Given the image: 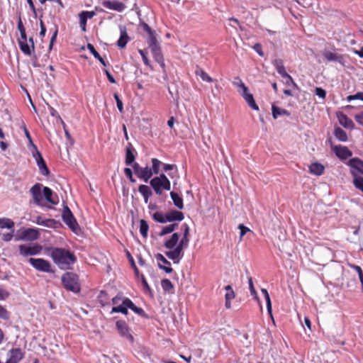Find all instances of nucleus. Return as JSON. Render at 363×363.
<instances>
[{
	"label": "nucleus",
	"instance_id": "26",
	"mask_svg": "<svg viewBox=\"0 0 363 363\" xmlns=\"http://www.w3.org/2000/svg\"><path fill=\"white\" fill-rule=\"evenodd\" d=\"M273 65L276 68L277 72L284 78V77L288 76V73L286 72L285 67L284 66V62L281 59H275L273 62Z\"/></svg>",
	"mask_w": 363,
	"mask_h": 363
},
{
	"label": "nucleus",
	"instance_id": "62",
	"mask_svg": "<svg viewBox=\"0 0 363 363\" xmlns=\"http://www.w3.org/2000/svg\"><path fill=\"white\" fill-rule=\"evenodd\" d=\"M13 229L11 233H4L1 237V240L4 242H9L13 237Z\"/></svg>",
	"mask_w": 363,
	"mask_h": 363
},
{
	"label": "nucleus",
	"instance_id": "34",
	"mask_svg": "<svg viewBox=\"0 0 363 363\" xmlns=\"http://www.w3.org/2000/svg\"><path fill=\"white\" fill-rule=\"evenodd\" d=\"M334 135L335 138L342 142H345L347 140V135L346 132L342 129L341 128H336L334 131Z\"/></svg>",
	"mask_w": 363,
	"mask_h": 363
},
{
	"label": "nucleus",
	"instance_id": "51",
	"mask_svg": "<svg viewBox=\"0 0 363 363\" xmlns=\"http://www.w3.org/2000/svg\"><path fill=\"white\" fill-rule=\"evenodd\" d=\"M113 97L116 101V105L118 111L121 113L123 112V104L122 100L119 98V96L117 93H114Z\"/></svg>",
	"mask_w": 363,
	"mask_h": 363
},
{
	"label": "nucleus",
	"instance_id": "53",
	"mask_svg": "<svg viewBox=\"0 0 363 363\" xmlns=\"http://www.w3.org/2000/svg\"><path fill=\"white\" fill-rule=\"evenodd\" d=\"M284 78L286 79L285 84L287 86H291L294 89H298V86L296 84V83L294 81L293 78L291 77V75L288 74L287 77H284Z\"/></svg>",
	"mask_w": 363,
	"mask_h": 363
},
{
	"label": "nucleus",
	"instance_id": "20",
	"mask_svg": "<svg viewBox=\"0 0 363 363\" xmlns=\"http://www.w3.org/2000/svg\"><path fill=\"white\" fill-rule=\"evenodd\" d=\"M333 150L336 156L342 160H346L352 156V152L347 147L336 145Z\"/></svg>",
	"mask_w": 363,
	"mask_h": 363
},
{
	"label": "nucleus",
	"instance_id": "60",
	"mask_svg": "<svg viewBox=\"0 0 363 363\" xmlns=\"http://www.w3.org/2000/svg\"><path fill=\"white\" fill-rule=\"evenodd\" d=\"M354 269L356 270V272L358 274V277H359V281L361 282L362 289V291H363V271H362V268L359 266H356L355 265V266H354Z\"/></svg>",
	"mask_w": 363,
	"mask_h": 363
},
{
	"label": "nucleus",
	"instance_id": "42",
	"mask_svg": "<svg viewBox=\"0 0 363 363\" xmlns=\"http://www.w3.org/2000/svg\"><path fill=\"white\" fill-rule=\"evenodd\" d=\"M152 218L155 221H157L158 223H167L166 214H164L162 212L157 211V212L155 213L152 215Z\"/></svg>",
	"mask_w": 363,
	"mask_h": 363
},
{
	"label": "nucleus",
	"instance_id": "19",
	"mask_svg": "<svg viewBox=\"0 0 363 363\" xmlns=\"http://www.w3.org/2000/svg\"><path fill=\"white\" fill-rule=\"evenodd\" d=\"M239 92L252 109L256 111L259 109V107L254 99L253 95L249 92L247 87L245 91V89H242V91H239Z\"/></svg>",
	"mask_w": 363,
	"mask_h": 363
},
{
	"label": "nucleus",
	"instance_id": "49",
	"mask_svg": "<svg viewBox=\"0 0 363 363\" xmlns=\"http://www.w3.org/2000/svg\"><path fill=\"white\" fill-rule=\"evenodd\" d=\"M248 284H249V289H250L251 295L254 297V298L258 299V296H257V291L254 287L252 279L251 277H248Z\"/></svg>",
	"mask_w": 363,
	"mask_h": 363
},
{
	"label": "nucleus",
	"instance_id": "8",
	"mask_svg": "<svg viewBox=\"0 0 363 363\" xmlns=\"http://www.w3.org/2000/svg\"><path fill=\"white\" fill-rule=\"evenodd\" d=\"M19 254L23 257L34 256L40 254L43 247L37 243L33 245H20L18 246Z\"/></svg>",
	"mask_w": 363,
	"mask_h": 363
},
{
	"label": "nucleus",
	"instance_id": "16",
	"mask_svg": "<svg viewBox=\"0 0 363 363\" xmlns=\"http://www.w3.org/2000/svg\"><path fill=\"white\" fill-rule=\"evenodd\" d=\"M323 55L328 62H336L342 66H345L346 60L345 57L342 55L330 51H325Z\"/></svg>",
	"mask_w": 363,
	"mask_h": 363
},
{
	"label": "nucleus",
	"instance_id": "17",
	"mask_svg": "<svg viewBox=\"0 0 363 363\" xmlns=\"http://www.w3.org/2000/svg\"><path fill=\"white\" fill-rule=\"evenodd\" d=\"M102 5L106 9L116 11L118 12H122L126 8L125 5L123 3L118 1L117 0H114V1L106 0L102 2Z\"/></svg>",
	"mask_w": 363,
	"mask_h": 363
},
{
	"label": "nucleus",
	"instance_id": "9",
	"mask_svg": "<svg viewBox=\"0 0 363 363\" xmlns=\"http://www.w3.org/2000/svg\"><path fill=\"white\" fill-rule=\"evenodd\" d=\"M133 169L135 174L138 178L143 180L144 182H147L152 179V173L150 167L147 165L145 167H140L137 162L133 164Z\"/></svg>",
	"mask_w": 363,
	"mask_h": 363
},
{
	"label": "nucleus",
	"instance_id": "33",
	"mask_svg": "<svg viewBox=\"0 0 363 363\" xmlns=\"http://www.w3.org/2000/svg\"><path fill=\"white\" fill-rule=\"evenodd\" d=\"M162 165V162L157 158L152 159V167H150L152 175L158 174L160 171V166Z\"/></svg>",
	"mask_w": 363,
	"mask_h": 363
},
{
	"label": "nucleus",
	"instance_id": "43",
	"mask_svg": "<svg viewBox=\"0 0 363 363\" xmlns=\"http://www.w3.org/2000/svg\"><path fill=\"white\" fill-rule=\"evenodd\" d=\"M161 286L164 291H169L174 289L172 283L167 279L161 281Z\"/></svg>",
	"mask_w": 363,
	"mask_h": 363
},
{
	"label": "nucleus",
	"instance_id": "52",
	"mask_svg": "<svg viewBox=\"0 0 363 363\" xmlns=\"http://www.w3.org/2000/svg\"><path fill=\"white\" fill-rule=\"evenodd\" d=\"M57 33H58V28H57V25H55V28L53 30L52 35V37L50 38V44H49V49L50 50L52 49L53 44H54V43L56 40V38H57Z\"/></svg>",
	"mask_w": 363,
	"mask_h": 363
},
{
	"label": "nucleus",
	"instance_id": "24",
	"mask_svg": "<svg viewBox=\"0 0 363 363\" xmlns=\"http://www.w3.org/2000/svg\"><path fill=\"white\" fill-rule=\"evenodd\" d=\"M119 28H120V38L117 41V45L120 48H124L126 46V45L129 40V37L127 34L126 28L125 26H121L119 27Z\"/></svg>",
	"mask_w": 363,
	"mask_h": 363
},
{
	"label": "nucleus",
	"instance_id": "36",
	"mask_svg": "<svg viewBox=\"0 0 363 363\" xmlns=\"http://www.w3.org/2000/svg\"><path fill=\"white\" fill-rule=\"evenodd\" d=\"M14 222L10 218H0V228L13 229L14 227Z\"/></svg>",
	"mask_w": 363,
	"mask_h": 363
},
{
	"label": "nucleus",
	"instance_id": "45",
	"mask_svg": "<svg viewBox=\"0 0 363 363\" xmlns=\"http://www.w3.org/2000/svg\"><path fill=\"white\" fill-rule=\"evenodd\" d=\"M233 84L236 87L239 88L238 91H242V89H245V91L246 90L247 86L242 82V79L239 77H236L234 78Z\"/></svg>",
	"mask_w": 363,
	"mask_h": 363
},
{
	"label": "nucleus",
	"instance_id": "4",
	"mask_svg": "<svg viewBox=\"0 0 363 363\" xmlns=\"http://www.w3.org/2000/svg\"><path fill=\"white\" fill-rule=\"evenodd\" d=\"M18 30L20 32L21 38L18 40V45L21 50L26 55H31V50L28 44V38L26 33V29L22 22L21 15L18 16Z\"/></svg>",
	"mask_w": 363,
	"mask_h": 363
},
{
	"label": "nucleus",
	"instance_id": "23",
	"mask_svg": "<svg viewBox=\"0 0 363 363\" xmlns=\"http://www.w3.org/2000/svg\"><path fill=\"white\" fill-rule=\"evenodd\" d=\"M184 218V213L176 210H172L166 213L167 222L182 221Z\"/></svg>",
	"mask_w": 363,
	"mask_h": 363
},
{
	"label": "nucleus",
	"instance_id": "6",
	"mask_svg": "<svg viewBox=\"0 0 363 363\" xmlns=\"http://www.w3.org/2000/svg\"><path fill=\"white\" fill-rule=\"evenodd\" d=\"M63 222L74 233L79 230V224L73 213L67 206H64L62 213Z\"/></svg>",
	"mask_w": 363,
	"mask_h": 363
},
{
	"label": "nucleus",
	"instance_id": "10",
	"mask_svg": "<svg viewBox=\"0 0 363 363\" xmlns=\"http://www.w3.org/2000/svg\"><path fill=\"white\" fill-rule=\"evenodd\" d=\"M350 172L353 178L363 175V161L357 157L352 158L348 162Z\"/></svg>",
	"mask_w": 363,
	"mask_h": 363
},
{
	"label": "nucleus",
	"instance_id": "54",
	"mask_svg": "<svg viewBox=\"0 0 363 363\" xmlns=\"http://www.w3.org/2000/svg\"><path fill=\"white\" fill-rule=\"evenodd\" d=\"M124 174L126 176L127 178L130 180V182L135 183L136 180L134 179L133 176V171L129 167H125L124 169Z\"/></svg>",
	"mask_w": 363,
	"mask_h": 363
},
{
	"label": "nucleus",
	"instance_id": "47",
	"mask_svg": "<svg viewBox=\"0 0 363 363\" xmlns=\"http://www.w3.org/2000/svg\"><path fill=\"white\" fill-rule=\"evenodd\" d=\"M225 290L227 291L225 295V300H233L235 298V293L231 286H225Z\"/></svg>",
	"mask_w": 363,
	"mask_h": 363
},
{
	"label": "nucleus",
	"instance_id": "57",
	"mask_svg": "<svg viewBox=\"0 0 363 363\" xmlns=\"http://www.w3.org/2000/svg\"><path fill=\"white\" fill-rule=\"evenodd\" d=\"M187 247H188V245H182V242H179V244L177 245L176 247H174V248H173V250H174L179 255H180L182 257H183V255H184L183 249L186 248Z\"/></svg>",
	"mask_w": 363,
	"mask_h": 363
},
{
	"label": "nucleus",
	"instance_id": "38",
	"mask_svg": "<svg viewBox=\"0 0 363 363\" xmlns=\"http://www.w3.org/2000/svg\"><path fill=\"white\" fill-rule=\"evenodd\" d=\"M111 313H121L123 314L128 315V312L127 307L124 305V298L123 299L121 304L112 308Z\"/></svg>",
	"mask_w": 363,
	"mask_h": 363
},
{
	"label": "nucleus",
	"instance_id": "32",
	"mask_svg": "<svg viewBox=\"0 0 363 363\" xmlns=\"http://www.w3.org/2000/svg\"><path fill=\"white\" fill-rule=\"evenodd\" d=\"M340 123L346 128H352L354 125L353 121L350 119L346 115L341 113L339 116Z\"/></svg>",
	"mask_w": 363,
	"mask_h": 363
},
{
	"label": "nucleus",
	"instance_id": "39",
	"mask_svg": "<svg viewBox=\"0 0 363 363\" xmlns=\"http://www.w3.org/2000/svg\"><path fill=\"white\" fill-rule=\"evenodd\" d=\"M178 226L177 223H173L162 228V230L159 233L160 236H164L167 234L172 233L175 228Z\"/></svg>",
	"mask_w": 363,
	"mask_h": 363
},
{
	"label": "nucleus",
	"instance_id": "48",
	"mask_svg": "<svg viewBox=\"0 0 363 363\" xmlns=\"http://www.w3.org/2000/svg\"><path fill=\"white\" fill-rule=\"evenodd\" d=\"M0 318L4 320L10 318V313L1 305H0Z\"/></svg>",
	"mask_w": 363,
	"mask_h": 363
},
{
	"label": "nucleus",
	"instance_id": "46",
	"mask_svg": "<svg viewBox=\"0 0 363 363\" xmlns=\"http://www.w3.org/2000/svg\"><path fill=\"white\" fill-rule=\"evenodd\" d=\"M354 186L363 193V177H357L353 179Z\"/></svg>",
	"mask_w": 363,
	"mask_h": 363
},
{
	"label": "nucleus",
	"instance_id": "41",
	"mask_svg": "<svg viewBox=\"0 0 363 363\" xmlns=\"http://www.w3.org/2000/svg\"><path fill=\"white\" fill-rule=\"evenodd\" d=\"M196 74L197 76H199L203 81L207 82H212L213 79L202 69H197L196 70Z\"/></svg>",
	"mask_w": 363,
	"mask_h": 363
},
{
	"label": "nucleus",
	"instance_id": "61",
	"mask_svg": "<svg viewBox=\"0 0 363 363\" xmlns=\"http://www.w3.org/2000/svg\"><path fill=\"white\" fill-rule=\"evenodd\" d=\"M79 25L82 28V30L85 31L87 19H86V17L82 16L80 13L79 14Z\"/></svg>",
	"mask_w": 363,
	"mask_h": 363
},
{
	"label": "nucleus",
	"instance_id": "44",
	"mask_svg": "<svg viewBox=\"0 0 363 363\" xmlns=\"http://www.w3.org/2000/svg\"><path fill=\"white\" fill-rule=\"evenodd\" d=\"M147 43L149 47L159 44L156 38L155 31L153 30L148 33Z\"/></svg>",
	"mask_w": 363,
	"mask_h": 363
},
{
	"label": "nucleus",
	"instance_id": "30",
	"mask_svg": "<svg viewBox=\"0 0 363 363\" xmlns=\"http://www.w3.org/2000/svg\"><path fill=\"white\" fill-rule=\"evenodd\" d=\"M272 116L274 118H277L279 116H290V113L284 108H281L278 106H276L274 105H272Z\"/></svg>",
	"mask_w": 363,
	"mask_h": 363
},
{
	"label": "nucleus",
	"instance_id": "56",
	"mask_svg": "<svg viewBox=\"0 0 363 363\" xmlns=\"http://www.w3.org/2000/svg\"><path fill=\"white\" fill-rule=\"evenodd\" d=\"M127 257L129 259V261L131 264L132 267L134 269L136 276L138 277L139 276V270H138V267H136L135 261L129 252H127Z\"/></svg>",
	"mask_w": 363,
	"mask_h": 363
},
{
	"label": "nucleus",
	"instance_id": "2",
	"mask_svg": "<svg viewBox=\"0 0 363 363\" xmlns=\"http://www.w3.org/2000/svg\"><path fill=\"white\" fill-rule=\"evenodd\" d=\"M150 185L157 196H162L163 191H169L171 189V182L163 173L152 178L150 180Z\"/></svg>",
	"mask_w": 363,
	"mask_h": 363
},
{
	"label": "nucleus",
	"instance_id": "15",
	"mask_svg": "<svg viewBox=\"0 0 363 363\" xmlns=\"http://www.w3.org/2000/svg\"><path fill=\"white\" fill-rule=\"evenodd\" d=\"M6 363H18L24 357V353L20 348H12L7 353Z\"/></svg>",
	"mask_w": 363,
	"mask_h": 363
},
{
	"label": "nucleus",
	"instance_id": "22",
	"mask_svg": "<svg viewBox=\"0 0 363 363\" xmlns=\"http://www.w3.org/2000/svg\"><path fill=\"white\" fill-rule=\"evenodd\" d=\"M35 223L38 225L48 228H56L61 225V223L55 219H43L41 216H38L36 218Z\"/></svg>",
	"mask_w": 363,
	"mask_h": 363
},
{
	"label": "nucleus",
	"instance_id": "40",
	"mask_svg": "<svg viewBox=\"0 0 363 363\" xmlns=\"http://www.w3.org/2000/svg\"><path fill=\"white\" fill-rule=\"evenodd\" d=\"M148 229H149V225H148L147 223L143 219L140 220V233L143 238H147Z\"/></svg>",
	"mask_w": 363,
	"mask_h": 363
},
{
	"label": "nucleus",
	"instance_id": "13",
	"mask_svg": "<svg viewBox=\"0 0 363 363\" xmlns=\"http://www.w3.org/2000/svg\"><path fill=\"white\" fill-rule=\"evenodd\" d=\"M116 327L120 335L130 342H133V336L130 334V330L124 320H117Z\"/></svg>",
	"mask_w": 363,
	"mask_h": 363
},
{
	"label": "nucleus",
	"instance_id": "12",
	"mask_svg": "<svg viewBox=\"0 0 363 363\" xmlns=\"http://www.w3.org/2000/svg\"><path fill=\"white\" fill-rule=\"evenodd\" d=\"M33 147L35 149V152H33V157L35 159L37 165L39 168L40 173L44 176H48L50 174L49 169L47 167V164L43 158L41 154L38 150L37 147L33 145Z\"/></svg>",
	"mask_w": 363,
	"mask_h": 363
},
{
	"label": "nucleus",
	"instance_id": "63",
	"mask_svg": "<svg viewBox=\"0 0 363 363\" xmlns=\"http://www.w3.org/2000/svg\"><path fill=\"white\" fill-rule=\"evenodd\" d=\"M315 94L320 98L325 99L326 96V91L320 87L315 88Z\"/></svg>",
	"mask_w": 363,
	"mask_h": 363
},
{
	"label": "nucleus",
	"instance_id": "14",
	"mask_svg": "<svg viewBox=\"0 0 363 363\" xmlns=\"http://www.w3.org/2000/svg\"><path fill=\"white\" fill-rule=\"evenodd\" d=\"M40 233L37 229L26 228L22 231L18 238L16 240L23 241H35L39 238Z\"/></svg>",
	"mask_w": 363,
	"mask_h": 363
},
{
	"label": "nucleus",
	"instance_id": "25",
	"mask_svg": "<svg viewBox=\"0 0 363 363\" xmlns=\"http://www.w3.org/2000/svg\"><path fill=\"white\" fill-rule=\"evenodd\" d=\"M138 191L143 196L145 203H147L150 197L152 195L150 187L145 184H140L138 186Z\"/></svg>",
	"mask_w": 363,
	"mask_h": 363
},
{
	"label": "nucleus",
	"instance_id": "18",
	"mask_svg": "<svg viewBox=\"0 0 363 363\" xmlns=\"http://www.w3.org/2000/svg\"><path fill=\"white\" fill-rule=\"evenodd\" d=\"M137 152L131 143H128L125 148V163L126 165H131L135 163Z\"/></svg>",
	"mask_w": 363,
	"mask_h": 363
},
{
	"label": "nucleus",
	"instance_id": "7",
	"mask_svg": "<svg viewBox=\"0 0 363 363\" xmlns=\"http://www.w3.org/2000/svg\"><path fill=\"white\" fill-rule=\"evenodd\" d=\"M28 262L35 268L37 271L42 272H53L51 269V264L49 261L42 258H30Z\"/></svg>",
	"mask_w": 363,
	"mask_h": 363
},
{
	"label": "nucleus",
	"instance_id": "11",
	"mask_svg": "<svg viewBox=\"0 0 363 363\" xmlns=\"http://www.w3.org/2000/svg\"><path fill=\"white\" fill-rule=\"evenodd\" d=\"M42 189H43V185L40 183H37L30 189L33 202L38 206H43L42 203L43 201V192Z\"/></svg>",
	"mask_w": 363,
	"mask_h": 363
},
{
	"label": "nucleus",
	"instance_id": "28",
	"mask_svg": "<svg viewBox=\"0 0 363 363\" xmlns=\"http://www.w3.org/2000/svg\"><path fill=\"white\" fill-rule=\"evenodd\" d=\"M324 167L320 163L314 162L312 163L309 167V172L311 174L320 176L323 173Z\"/></svg>",
	"mask_w": 363,
	"mask_h": 363
},
{
	"label": "nucleus",
	"instance_id": "29",
	"mask_svg": "<svg viewBox=\"0 0 363 363\" xmlns=\"http://www.w3.org/2000/svg\"><path fill=\"white\" fill-rule=\"evenodd\" d=\"M170 196L173 201L174 205L179 209L184 208L183 199L176 192L171 191Z\"/></svg>",
	"mask_w": 363,
	"mask_h": 363
},
{
	"label": "nucleus",
	"instance_id": "35",
	"mask_svg": "<svg viewBox=\"0 0 363 363\" xmlns=\"http://www.w3.org/2000/svg\"><path fill=\"white\" fill-rule=\"evenodd\" d=\"M182 228L184 229V234L180 242H182V245H189V227L186 223H184L182 225Z\"/></svg>",
	"mask_w": 363,
	"mask_h": 363
},
{
	"label": "nucleus",
	"instance_id": "1",
	"mask_svg": "<svg viewBox=\"0 0 363 363\" xmlns=\"http://www.w3.org/2000/svg\"><path fill=\"white\" fill-rule=\"evenodd\" d=\"M48 252H50V257L55 264H56L60 269L67 270L72 268L76 261L75 255L67 250L59 247H48Z\"/></svg>",
	"mask_w": 363,
	"mask_h": 363
},
{
	"label": "nucleus",
	"instance_id": "55",
	"mask_svg": "<svg viewBox=\"0 0 363 363\" xmlns=\"http://www.w3.org/2000/svg\"><path fill=\"white\" fill-rule=\"evenodd\" d=\"M155 258L157 260L158 263H162L164 264H167L170 266L171 263L169 262L162 254L157 253L155 255Z\"/></svg>",
	"mask_w": 363,
	"mask_h": 363
},
{
	"label": "nucleus",
	"instance_id": "58",
	"mask_svg": "<svg viewBox=\"0 0 363 363\" xmlns=\"http://www.w3.org/2000/svg\"><path fill=\"white\" fill-rule=\"evenodd\" d=\"M87 48L90 51V52L94 55V57L96 59H99L100 55L99 53L96 50L94 45L91 43L87 44Z\"/></svg>",
	"mask_w": 363,
	"mask_h": 363
},
{
	"label": "nucleus",
	"instance_id": "5",
	"mask_svg": "<svg viewBox=\"0 0 363 363\" xmlns=\"http://www.w3.org/2000/svg\"><path fill=\"white\" fill-rule=\"evenodd\" d=\"M18 30L20 32L21 38L18 40V45L21 50L26 55H31V50L28 44V38L26 33V29L22 22L21 15L18 16Z\"/></svg>",
	"mask_w": 363,
	"mask_h": 363
},
{
	"label": "nucleus",
	"instance_id": "21",
	"mask_svg": "<svg viewBox=\"0 0 363 363\" xmlns=\"http://www.w3.org/2000/svg\"><path fill=\"white\" fill-rule=\"evenodd\" d=\"M149 48L151 50V52L155 58V60L158 62L162 67H164V62L160 45L158 44L156 45H152Z\"/></svg>",
	"mask_w": 363,
	"mask_h": 363
},
{
	"label": "nucleus",
	"instance_id": "59",
	"mask_svg": "<svg viewBox=\"0 0 363 363\" xmlns=\"http://www.w3.org/2000/svg\"><path fill=\"white\" fill-rule=\"evenodd\" d=\"M124 305L127 307V309L130 308L133 311L136 308V306L128 298H124Z\"/></svg>",
	"mask_w": 363,
	"mask_h": 363
},
{
	"label": "nucleus",
	"instance_id": "64",
	"mask_svg": "<svg viewBox=\"0 0 363 363\" xmlns=\"http://www.w3.org/2000/svg\"><path fill=\"white\" fill-rule=\"evenodd\" d=\"M133 311L141 317L146 318H148V315L146 314V313L142 308H139V307L136 306V308L133 310Z\"/></svg>",
	"mask_w": 363,
	"mask_h": 363
},
{
	"label": "nucleus",
	"instance_id": "50",
	"mask_svg": "<svg viewBox=\"0 0 363 363\" xmlns=\"http://www.w3.org/2000/svg\"><path fill=\"white\" fill-rule=\"evenodd\" d=\"M138 52L142 57V59H143V63L145 64V65L150 66V62L147 57V54H148L147 51L146 50H139Z\"/></svg>",
	"mask_w": 363,
	"mask_h": 363
},
{
	"label": "nucleus",
	"instance_id": "3",
	"mask_svg": "<svg viewBox=\"0 0 363 363\" xmlns=\"http://www.w3.org/2000/svg\"><path fill=\"white\" fill-rule=\"evenodd\" d=\"M63 286L68 291L78 293L80 291L78 276L72 272H66L62 276Z\"/></svg>",
	"mask_w": 363,
	"mask_h": 363
},
{
	"label": "nucleus",
	"instance_id": "37",
	"mask_svg": "<svg viewBox=\"0 0 363 363\" xmlns=\"http://www.w3.org/2000/svg\"><path fill=\"white\" fill-rule=\"evenodd\" d=\"M165 255L169 259L173 260L175 264L179 263V260L182 258L174 250L166 252Z\"/></svg>",
	"mask_w": 363,
	"mask_h": 363
},
{
	"label": "nucleus",
	"instance_id": "27",
	"mask_svg": "<svg viewBox=\"0 0 363 363\" xmlns=\"http://www.w3.org/2000/svg\"><path fill=\"white\" fill-rule=\"evenodd\" d=\"M179 234L177 233H174L172 235L171 238L164 242V246L167 249L172 250L179 244Z\"/></svg>",
	"mask_w": 363,
	"mask_h": 363
},
{
	"label": "nucleus",
	"instance_id": "31",
	"mask_svg": "<svg viewBox=\"0 0 363 363\" xmlns=\"http://www.w3.org/2000/svg\"><path fill=\"white\" fill-rule=\"evenodd\" d=\"M43 198H45L48 202L52 204H57V201L52 199L53 192L51 189L47 186H43Z\"/></svg>",
	"mask_w": 363,
	"mask_h": 363
}]
</instances>
